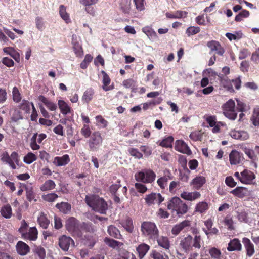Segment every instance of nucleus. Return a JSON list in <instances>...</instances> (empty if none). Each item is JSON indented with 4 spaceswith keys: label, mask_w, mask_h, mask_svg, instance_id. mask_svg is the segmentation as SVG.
Masks as SVG:
<instances>
[{
    "label": "nucleus",
    "mask_w": 259,
    "mask_h": 259,
    "mask_svg": "<svg viewBox=\"0 0 259 259\" xmlns=\"http://www.w3.org/2000/svg\"><path fill=\"white\" fill-rule=\"evenodd\" d=\"M85 201L93 210L101 214H105L108 209V205L104 199L95 194L86 195Z\"/></svg>",
    "instance_id": "f257e3e1"
},
{
    "label": "nucleus",
    "mask_w": 259,
    "mask_h": 259,
    "mask_svg": "<svg viewBox=\"0 0 259 259\" xmlns=\"http://www.w3.org/2000/svg\"><path fill=\"white\" fill-rule=\"evenodd\" d=\"M167 208L169 210L176 211L178 215L185 214L188 211L186 204L177 197L171 199L168 203Z\"/></svg>",
    "instance_id": "f03ea898"
},
{
    "label": "nucleus",
    "mask_w": 259,
    "mask_h": 259,
    "mask_svg": "<svg viewBox=\"0 0 259 259\" xmlns=\"http://www.w3.org/2000/svg\"><path fill=\"white\" fill-rule=\"evenodd\" d=\"M141 230L142 234L149 238L155 240L158 235V230L154 223L144 222L142 223Z\"/></svg>",
    "instance_id": "7ed1b4c3"
},
{
    "label": "nucleus",
    "mask_w": 259,
    "mask_h": 259,
    "mask_svg": "<svg viewBox=\"0 0 259 259\" xmlns=\"http://www.w3.org/2000/svg\"><path fill=\"white\" fill-rule=\"evenodd\" d=\"M81 223L74 217L68 218L66 221V229L73 236L78 237H81L80 231Z\"/></svg>",
    "instance_id": "20e7f679"
},
{
    "label": "nucleus",
    "mask_w": 259,
    "mask_h": 259,
    "mask_svg": "<svg viewBox=\"0 0 259 259\" xmlns=\"http://www.w3.org/2000/svg\"><path fill=\"white\" fill-rule=\"evenodd\" d=\"M156 178V175L151 169H145L135 174V178L137 182L151 183Z\"/></svg>",
    "instance_id": "39448f33"
},
{
    "label": "nucleus",
    "mask_w": 259,
    "mask_h": 259,
    "mask_svg": "<svg viewBox=\"0 0 259 259\" xmlns=\"http://www.w3.org/2000/svg\"><path fill=\"white\" fill-rule=\"evenodd\" d=\"M224 115L228 119L234 120L236 119L237 113L235 109V103L232 99H230L222 105Z\"/></svg>",
    "instance_id": "423d86ee"
},
{
    "label": "nucleus",
    "mask_w": 259,
    "mask_h": 259,
    "mask_svg": "<svg viewBox=\"0 0 259 259\" xmlns=\"http://www.w3.org/2000/svg\"><path fill=\"white\" fill-rule=\"evenodd\" d=\"M103 138L99 132H94L88 141L89 148L91 151L98 150L102 144Z\"/></svg>",
    "instance_id": "0eeeda50"
},
{
    "label": "nucleus",
    "mask_w": 259,
    "mask_h": 259,
    "mask_svg": "<svg viewBox=\"0 0 259 259\" xmlns=\"http://www.w3.org/2000/svg\"><path fill=\"white\" fill-rule=\"evenodd\" d=\"M191 225V223L190 221L184 220L174 225L171 229V232L172 235L176 236L183 230L187 231Z\"/></svg>",
    "instance_id": "6e6552de"
},
{
    "label": "nucleus",
    "mask_w": 259,
    "mask_h": 259,
    "mask_svg": "<svg viewBox=\"0 0 259 259\" xmlns=\"http://www.w3.org/2000/svg\"><path fill=\"white\" fill-rule=\"evenodd\" d=\"M72 45L73 51L76 57H82L83 55V52L80 43V39L75 34L72 36Z\"/></svg>",
    "instance_id": "1a4fd4ad"
},
{
    "label": "nucleus",
    "mask_w": 259,
    "mask_h": 259,
    "mask_svg": "<svg viewBox=\"0 0 259 259\" xmlns=\"http://www.w3.org/2000/svg\"><path fill=\"white\" fill-rule=\"evenodd\" d=\"M46 137V135L45 134L39 135L37 133L34 134L30 140V146L31 149L33 150H38L40 148V146L37 144V142L41 143Z\"/></svg>",
    "instance_id": "9d476101"
},
{
    "label": "nucleus",
    "mask_w": 259,
    "mask_h": 259,
    "mask_svg": "<svg viewBox=\"0 0 259 259\" xmlns=\"http://www.w3.org/2000/svg\"><path fill=\"white\" fill-rule=\"evenodd\" d=\"M175 148L177 151L188 155L192 154V151L188 145L182 140H178L176 141Z\"/></svg>",
    "instance_id": "9b49d317"
},
{
    "label": "nucleus",
    "mask_w": 259,
    "mask_h": 259,
    "mask_svg": "<svg viewBox=\"0 0 259 259\" xmlns=\"http://www.w3.org/2000/svg\"><path fill=\"white\" fill-rule=\"evenodd\" d=\"M164 200V198L159 193H152L146 196V202L149 205L160 204Z\"/></svg>",
    "instance_id": "f8f14e48"
},
{
    "label": "nucleus",
    "mask_w": 259,
    "mask_h": 259,
    "mask_svg": "<svg viewBox=\"0 0 259 259\" xmlns=\"http://www.w3.org/2000/svg\"><path fill=\"white\" fill-rule=\"evenodd\" d=\"M73 244V240L69 236L63 235L59 239V245L64 251H67L69 247Z\"/></svg>",
    "instance_id": "ddd939ff"
},
{
    "label": "nucleus",
    "mask_w": 259,
    "mask_h": 259,
    "mask_svg": "<svg viewBox=\"0 0 259 259\" xmlns=\"http://www.w3.org/2000/svg\"><path fill=\"white\" fill-rule=\"evenodd\" d=\"M240 182L245 184H250L252 181L255 179V176L254 173L248 169H244L241 173Z\"/></svg>",
    "instance_id": "4468645a"
},
{
    "label": "nucleus",
    "mask_w": 259,
    "mask_h": 259,
    "mask_svg": "<svg viewBox=\"0 0 259 259\" xmlns=\"http://www.w3.org/2000/svg\"><path fill=\"white\" fill-rule=\"evenodd\" d=\"M207 45L211 51H215L219 55L222 56L225 52L224 49L218 41L212 40L208 42Z\"/></svg>",
    "instance_id": "2eb2a0df"
},
{
    "label": "nucleus",
    "mask_w": 259,
    "mask_h": 259,
    "mask_svg": "<svg viewBox=\"0 0 259 259\" xmlns=\"http://www.w3.org/2000/svg\"><path fill=\"white\" fill-rule=\"evenodd\" d=\"M192 237L188 235L181 240L180 245L185 252H188L192 250Z\"/></svg>",
    "instance_id": "dca6fc26"
},
{
    "label": "nucleus",
    "mask_w": 259,
    "mask_h": 259,
    "mask_svg": "<svg viewBox=\"0 0 259 259\" xmlns=\"http://www.w3.org/2000/svg\"><path fill=\"white\" fill-rule=\"evenodd\" d=\"M17 253L20 255H26L30 251L29 246L22 241L17 242L16 245Z\"/></svg>",
    "instance_id": "f3484780"
},
{
    "label": "nucleus",
    "mask_w": 259,
    "mask_h": 259,
    "mask_svg": "<svg viewBox=\"0 0 259 259\" xmlns=\"http://www.w3.org/2000/svg\"><path fill=\"white\" fill-rule=\"evenodd\" d=\"M38 231L36 227H30L28 231L26 232L22 236L24 239L35 241L37 239Z\"/></svg>",
    "instance_id": "a211bd4d"
},
{
    "label": "nucleus",
    "mask_w": 259,
    "mask_h": 259,
    "mask_svg": "<svg viewBox=\"0 0 259 259\" xmlns=\"http://www.w3.org/2000/svg\"><path fill=\"white\" fill-rule=\"evenodd\" d=\"M201 196L200 192L198 191H194L192 192H183L181 194V197L188 201H193L198 198Z\"/></svg>",
    "instance_id": "6ab92c4d"
},
{
    "label": "nucleus",
    "mask_w": 259,
    "mask_h": 259,
    "mask_svg": "<svg viewBox=\"0 0 259 259\" xmlns=\"http://www.w3.org/2000/svg\"><path fill=\"white\" fill-rule=\"evenodd\" d=\"M242 159V154L236 150L232 151L229 154V160L232 165L240 163Z\"/></svg>",
    "instance_id": "aec40b11"
},
{
    "label": "nucleus",
    "mask_w": 259,
    "mask_h": 259,
    "mask_svg": "<svg viewBox=\"0 0 259 259\" xmlns=\"http://www.w3.org/2000/svg\"><path fill=\"white\" fill-rule=\"evenodd\" d=\"M230 193L240 198H243L249 194L248 189L244 187H237L232 190Z\"/></svg>",
    "instance_id": "412c9836"
},
{
    "label": "nucleus",
    "mask_w": 259,
    "mask_h": 259,
    "mask_svg": "<svg viewBox=\"0 0 259 259\" xmlns=\"http://www.w3.org/2000/svg\"><path fill=\"white\" fill-rule=\"evenodd\" d=\"M242 245L238 239L231 240L228 244L227 250L229 251H241Z\"/></svg>",
    "instance_id": "4be33fe9"
},
{
    "label": "nucleus",
    "mask_w": 259,
    "mask_h": 259,
    "mask_svg": "<svg viewBox=\"0 0 259 259\" xmlns=\"http://www.w3.org/2000/svg\"><path fill=\"white\" fill-rule=\"evenodd\" d=\"M242 243H243L246 250L247 255L249 257L252 256L255 252V250L254 245L250 240L248 238L245 237L242 239Z\"/></svg>",
    "instance_id": "5701e85b"
},
{
    "label": "nucleus",
    "mask_w": 259,
    "mask_h": 259,
    "mask_svg": "<svg viewBox=\"0 0 259 259\" xmlns=\"http://www.w3.org/2000/svg\"><path fill=\"white\" fill-rule=\"evenodd\" d=\"M70 161V158L68 155L65 154L62 157H55L53 163L57 166H62L66 165Z\"/></svg>",
    "instance_id": "b1692460"
},
{
    "label": "nucleus",
    "mask_w": 259,
    "mask_h": 259,
    "mask_svg": "<svg viewBox=\"0 0 259 259\" xmlns=\"http://www.w3.org/2000/svg\"><path fill=\"white\" fill-rule=\"evenodd\" d=\"M94 90L91 88L87 89L83 94L81 100L84 103L88 104L93 98Z\"/></svg>",
    "instance_id": "393cba45"
},
{
    "label": "nucleus",
    "mask_w": 259,
    "mask_h": 259,
    "mask_svg": "<svg viewBox=\"0 0 259 259\" xmlns=\"http://www.w3.org/2000/svg\"><path fill=\"white\" fill-rule=\"evenodd\" d=\"M39 101L42 102L50 111H55L57 108L56 104L49 100L44 96L40 95L38 97Z\"/></svg>",
    "instance_id": "a878e982"
},
{
    "label": "nucleus",
    "mask_w": 259,
    "mask_h": 259,
    "mask_svg": "<svg viewBox=\"0 0 259 259\" xmlns=\"http://www.w3.org/2000/svg\"><path fill=\"white\" fill-rule=\"evenodd\" d=\"M3 51L7 54L11 56L16 62H20V54L12 47H6L3 49Z\"/></svg>",
    "instance_id": "bb28decb"
},
{
    "label": "nucleus",
    "mask_w": 259,
    "mask_h": 259,
    "mask_svg": "<svg viewBox=\"0 0 259 259\" xmlns=\"http://www.w3.org/2000/svg\"><path fill=\"white\" fill-rule=\"evenodd\" d=\"M142 32L144 33L152 41L157 39V35L155 31L151 27L146 26L142 28Z\"/></svg>",
    "instance_id": "cd10ccee"
},
{
    "label": "nucleus",
    "mask_w": 259,
    "mask_h": 259,
    "mask_svg": "<svg viewBox=\"0 0 259 259\" xmlns=\"http://www.w3.org/2000/svg\"><path fill=\"white\" fill-rule=\"evenodd\" d=\"M243 151L247 155V156L251 160L252 162L254 163L255 167H257V164L256 161L258 160V157L255 154V152L251 149L245 147L243 148Z\"/></svg>",
    "instance_id": "c85d7f7f"
},
{
    "label": "nucleus",
    "mask_w": 259,
    "mask_h": 259,
    "mask_svg": "<svg viewBox=\"0 0 259 259\" xmlns=\"http://www.w3.org/2000/svg\"><path fill=\"white\" fill-rule=\"evenodd\" d=\"M205 182V178L203 176H200L193 179L191 183V185H192L195 189H198L203 186Z\"/></svg>",
    "instance_id": "c756f323"
},
{
    "label": "nucleus",
    "mask_w": 259,
    "mask_h": 259,
    "mask_svg": "<svg viewBox=\"0 0 259 259\" xmlns=\"http://www.w3.org/2000/svg\"><path fill=\"white\" fill-rule=\"evenodd\" d=\"M37 222L44 229H47L50 223V221L48 219L47 215L42 212L40 213L37 218Z\"/></svg>",
    "instance_id": "7c9ffc66"
},
{
    "label": "nucleus",
    "mask_w": 259,
    "mask_h": 259,
    "mask_svg": "<svg viewBox=\"0 0 259 259\" xmlns=\"http://www.w3.org/2000/svg\"><path fill=\"white\" fill-rule=\"evenodd\" d=\"M157 242L160 247L164 248L165 249H168L170 247V243L168 238L167 237L164 236H157Z\"/></svg>",
    "instance_id": "2f4dec72"
},
{
    "label": "nucleus",
    "mask_w": 259,
    "mask_h": 259,
    "mask_svg": "<svg viewBox=\"0 0 259 259\" xmlns=\"http://www.w3.org/2000/svg\"><path fill=\"white\" fill-rule=\"evenodd\" d=\"M58 105L61 112L63 114L66 115L70 112V107L64 100H59L58 102Z\"/></svg>",
    "instance_id": "473e14b6"
},
{
    "label": "nucleus",
    "mask_w": 259,
    "mask_h": 259,
    "mask_svg": "<svg viewBox=\"0 0 259 259\" xmlns=\"http://www.w3.org/2000/svg\"><path fill=\"white\" fill-rule=\"evenodd\" d=\"M188 13L183 11H177L174 13H166V16L168 18L180 19L185 18L187 16Z\"/></svg>",
    "instance_id": "72a5a7b5"
},
{
    "label": "nucleus",
    "mask_w": 259,
    "mask_h": 259,
    "mask_svg": "<svg viewBox=\"0 0 259 259\" xmlns=\"http://www.w3.org/2000/svg\"><path fill=\"white\" fill-rule=\"evenodd\" d=\"M56 184L55 182L51 180L46 181L40 187L41 191H47L53 190L55 188Z\"/></svg>",
    "instance_id": "f704fd0d"
},
{
    "label": "nucleus",
    "mask_w": 259,
    "mask_h": 259,
    "mask_svg": "<svg viewBox=\"0 0 259 259\" xmlns=\"http://www.w3.org/2000/svg\"><path fill=\"white\" fill-rule=\"evenodd\" d=\"M136 249L139 253V257L142 258L150 249V246L146 244L142 243L139 245Z\"/></svg>",
    "instance_id": "c9c22d12"
},
{
    "label": "nucleus",
    "mask_w": 259,
    "mask_h": 259,
    "mask_svg": "<svg viewBox=\"0 0 259 259\" xmlns=\"http://www.w3.org/2000/svg\"><path fill=\"white\" fill-rule=\"evenodd\" d=\"M107 232L110 236L116 239H121V235L120 232L114 226L110 225L108 228Z\"/></svg>",
    "instance_id": "e433bc0d"
},
{
    "label": "nucleus",
    "mask_w": 259,
    "mask_h": 259,
    "mask_svg": "<svg viewBox=\"0 0 259 259\" xmlns=\"http://www.w3.org/2000/svg\"><path fill=\"white\" fill-rule=\"evenodd\" d=\"M56 207L62 212L65 214L68 213L71 210V205L67 202L57 203Z\"/></svg>",
    "instance_id": "4c0bfd02"
},
{
    "label": "nucleus",
    "mask_w": 259,
    "mask_h": 259,
    "mask_svg": "<svg viewBox=\"0 0 259 259\" xmlns=\"http://www.w3.org/2000/svg\"><path fill=\"white\" fill-rule=\"evenodd\" d=\"M104 242L107 245L113 248H115L123 245V243L122 242L117 241L108 237L105 238Z\"/></svg>",
    "instance_id": "58836bf2"
},
{
    "label": "nucleus",
    "mask_w": 259,
    "mask_h": 259,
    "mask_svg": "<svg viewBox=\"0 0 259 259\" xmlns=\"http://www.w3.org/2000/svg\"><path fill=\"white\" fill-rule=\"evenodd\" d=\"M1 215L6 218L9 219L12 214V208L10 205H6L2 207L1 209Z\"/></svg>",
    "instance_id": "ea45409f"
},
{
    "label": "nucleus",
    "mask_w": 259,
    "mask_h": 259,
    "mask_svg": "<svg viewBox=\"0 0 259 259\" xmlns=\"http://www.w3.org/2000/svg\"><path fill=\"white\" fill-rule=\"evenodd\" d=\"M34 106L33 103L23 100L21 104L20 108L24 110L26 113H29L31 109Z\"/></svg>",
    "instance_id": "a19ab883"
},
{
    "label": "nucleus",
    "mask_w": 259,
    "mask_h": 259,
    "mask_svg": "<svg viewBox=\"0 0 259 259\" xmlns=\"http://www.w3.org/2000/svg\"><path fill=\"white\" fill-rule=\"evenodd\" d=\"M203 243V242L201 236L200 235H196L194 238L192 237V248L194 247L199 249L201 247V245Z\"/></svg>",
    "instance_id": "79ce46f5"
},
{
    "label": "nucleus",
    "mask_w": 259,
    "mask_h": 259,
    "mask_svg": "<svg viewBox=\"0 0 259 259\" xmlns=\"http://www.w3.org/2000/svg\"><path fill=\"white\" fill-rule=\"evenodd\" d=\"M121 225L122 227L128 232H132L134 229V226L133 225L132 220L130 218H126L124 221H123Z\"/></svg>",
    "instance_id": "37998d69"
},
{
    "label": "nucleus",
    "mask_w": 259,
    "mask_h": 259,
    "mask_svg": "<svg viewBox=\"0 0 259 259\" xmlns=\"http://www.w3.org/2000/svg\"><path fill=\"white\" fill-rule=\"evenodd\" d=\"M25 189L27 200L30 202L33 200L36 201V199H35V194L33 191L32 187L30 185H28L26 187Z\"/></svg>",
    "instance_id": "c03bdc74"
},
{
    "label": "nucleus",
    "mask_w": 259,
    "mask_h": 259,
    "mask_svg": "<svg viewBox=\"0 0 259 259\" xmlns=\"http://www.w3.org/2000/svg\"><path fill=\"white\" fill-rule=\"evenodd\" d=\"M59 14L61 17L66 22L70 21L69 16L66 12V8L64 5H60L59 7Z\"/></svg>",
    "instance_id": "a18cd8bd"
},
{
    "label": "nucleus",
    "mask_w": 259,
    "mask_h": 259,
    "mask_svg": "<svg viewBox=\"0 0 259 259\" xmlns=\"http://www.w3.org/2000/svg\"><path fill=\"white\" fill-rule=\"evenodd\" d=\"M103 76V89L105 91H109L111 89V88L108 86L109 83H110V79L109 76L104 72H102Z\"/></svg>",
    "instance_id": "49530a36"
},
{
    "label": "nucleus",
    "mask_w": 259,
    "mask_h": 259,
    "mask_svg": "<svg viewBox=\"0 0 259 259\" xmlns=\"http://www.w3.org/2000/svg\"><path fill=\"white\" fill-rule=\"evenodd\" d=\"M208 209V204L205 202L198 203L195 207V211L202 213Z\"/></svg>",
    "instance_id": "de8ad7c7"
},
{
    "label": "nucleus",
    "mask_w": 259,
    "mask_h": 259,
    "mask_svg": "<svg viewBox=\"0 0 259 259\" xmlns=\"http://www.w3.org/2000/svg\"><path fill=\"white\" fill-rule=\"evenodd\" d=\"M80 231L82 236L83 232H93L94 231V229L92 223L82 222L81 223Z\"/></svg>",
    "instance_id": "09e8293b"
},
{
    "label": "nucleus",
    "mask_w": 259,
    "mask_h": 259,
    "mask_svg": "<svg viewBox=\"0 0 259 259\" xmlns=\"http://www.w3.org/2000/svg\"><path fill=\"white\" fill-rule=\"evenodd\" d=\"M37 160V156L32 152L28 153L23 158V161L27 164H30Z\"/></svg>",
    "instance_id": "8fccbe9b"
},
{
    "label": "nucleus",
    "mask_w": 259,
    "mask_h": 259,
    "mask_svg": "<svg viewBox=\"0 0 259 259\" xmlns=\"http://www.w3.org/2000/svg\"><path fill=\"white\" fill-rule=\"evenodd\" d=\"M96 125L100 128H105L107 125V121L101 115L95 117Z\"/></svg>",
    "instance_id": "3c124183"
},
{
    "label": "nucleus",
    "mask_w": 259,
    "mask_h": 259,
    "mask_svg": "<svg viewBox=\"0 0 259 259\" xmlns=\"http://www.w3.org/2000/svg\"><path fill=\"white\" fill-rule=\"evenodd\" d=\"M58 196L54 193L42 195V198L43 200L48 202H52L55 201L58 198Z\"/></svg>",
    "instance_id": "603ef678"
},
{
    "label": "nucleus",
    "mask_w": 259,
    "mask_h": 259,
    "mask_svg": "<svg viewBox=\"0 0 259 259\" xmlns=\"http://www.w3.org/2000/svg\"><path fill=\"white\" fill-rule=\"evenodd\" d=\"M242 33L241 31H238L234 33H227L226 36L230 40H239L242 38Z\"/></svg>",
    "instance_id": "864d4df0"
},
{
    "label": "nucleus",
    "mask_w": 259,
    "mask_h": 259,
    "mask_svg": "<svg viewBox=\"0 0 259 259\" xmlns=\"http://www.w3.org/2000/svg\"><path fill=\"white\" fill-rule=\"evenodd\" d=\"M93 58V57L90 54H87L84 60L80 63V67L83 69H86L92 61Z\"/></svg>",
    "instance_id": "5fc2aeb1"
},
{
    "label": "nucleus",
    "mask_w": 259,
    "mask_h": 259,
    "mask_svg": "<svg viewBox=\"0 0 259 259\" xmlns=\"http://www.w3.org/2000/svg\"><path fill=\"white\" fill-rule=\"evenodd\" d=\"M12 95L13 99L14 102L18 103L21 101L22 99L21 94L18 89L16 87H14L13 89Z\"/></svg>",
    "instance_id": "6e6d98bb"
},
{
    "label": "nucleus",
    "mask_w": 259,
    "mask_h": 259,
    "mask_svg": "<svg viewBox=\"0 0 259 259\" xmlns=\"http://www.w3.org/2000/svg\"><path fill=\"white\" fill-rule=\"evenodd\" d=\"M34 253L37 255L39 259H45L46 252L44 248L41 246H36L34 249Z\"/></svg>",
    "instance_id": "4d7b16f0"
},
{
    "label": "nucleus",
    "mask_w": 259,
    "mask_h": 259,
    "mask_svg": "<svg viewBox=\"0 0 259 259\" xmlns=\"http://www.w3.org/2000/svg\"><path fill=\"white\" fill-rule=\"evenodd\" d=\"M237 218L238 220L241 222L248 223L249 221V218L248 217V214L245 211H237Z\"/></svg>",
    "instance_id": "13d9d810"
},
{
    "label": "nucleus",
    "mask_w": 259,
    "mask_h": 259,
    "mask_svg": "<svg viewBox=\"0 0 259 259\" xmlns=\"http://www.w3.org/2000/svg\"><path fill=\"white\" fill-rule=\"evenodd\" d=\"M150 255L153 259H169L168 256L166 254L160 253L156 250H153Z\"/></svg>",
    "instance_id": "bf43d9fd"
},
{
    "label": "nucleus",
    "mask_w": 259,
    "mask_h": 259,
    "mask_svg": "<svg viewBox=\"0 0 259 259\" xmlns=\"http://www.w3.org/2000/svg\"><path fill=\"white\" fill-rule=\"evenodd\" d=\"M209 252L212 258L214 259H220L222 253L220 250L213 247L209 250Z\"/></svg>",
    "instance_id": "052dcab7"
},
{
    "label": "nucleus",
    "mask_w": 259,
    "mask_h": 259,
    "mask_svg": "<svg viewBox=\"0 0 259 259\" xmlns=\"http://www.w3.org/2000/svg\"><path fill=\"white\" fill-rule=\"evenodd\" d=\"M200 31V29L199 27L190 26L187 29L186 33L190 36L199 33Z\"/></svg>",
    "instance_id": "680f3d73"
},
{
    "label": "nucleus",
    "mask_w": 259,
    "mask_h": 259,
    "mask_svg": "<svg viewBox=\"0 0 259 259\" xmlns=\"http://www.w3.org/2000/svg\"><path fill=\"white\" fill-rule=\"evenodd\" d=\"M174 141V138L171 136H169L163 139L160 144V145L165 147H171V143Z\"/></svg>",
    "instance_id": "e2e57ef3"
},
{
    "label": "nucleus",
    "mask_w": 259,
    "mask_h": 259,
    "mask_svg": "<svg viewBox=\"0 0 259 259\" xmlns=\"http://www.w3.org/2000/svg\"><path fill=\"white\" fill-rule=\"evenodd\" d=\"M136 82L132 79L124 80L123 82V85L126 88H131L132 91H134Z\"/></svg>",
    "instance_id": "0e129e2a"
},
{
    "label": "nucleus",
    "mask_w": 259,
    "mask_h": 259,
    "mask_svg": "<svg viewBox=\"0 0 259 259\" xmlns=\"http://www.w3.org/2000/svg\"><path fill=\"white\" fill-rule=\"evenodd\" d=\"M168 178L164 176L158 179L157 183L161 189H164L167 185Z\"/></svg>",
    "instance_id": "69168bd1"
},
{
    "label": "nucleus",
    "mask_w": 259,
    "mask_h": 259,
    "mask_svg": "<svg viewBox=\"0 0 259 259\" xmlns=\"http://www.w3.org/2000/svg\"><path fill=\"white\" fill-rule=\"evenodd\" d=\"M81 134L85 138H88L91 136V131L89 125H83L81 129Z\"/></svg>",
    "instance_id": "338daca9"
},
{
    "label": "nucleus",
    "mask_w": 259,
    "mask_h": 259,
    "mask_svg": "<svg viewBox=\"0 0 259 259\" xmlns=\"http://www.w3.org/2000/svg\"><path fill=\"white\" fill-rule=\"evenodd\" d=\"M130 155L135 158L140 159L143 156L142 154L137 149L131 148L128 149Z\"/></svg>",
    "instance_id": "774afa93"
}]
</instances>
